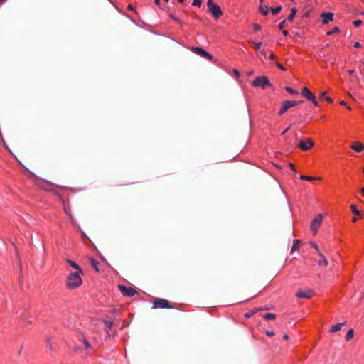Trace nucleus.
<instances>
[{
	"instance_id": "obj_1",
	"label": "nucleus",
	"mask_w": 364,
	"mask_h": 364,
	"mask_svg": "<svg viewBox=\"0 0 364 364\" xmlns=\"http://www.w3.org/2000/svg\"><path fill=\"white\" fill-rule=\"evenodd\" d=\"M82 273L73 272L70 273L67 279L66 285L69 289H76L82 284V279L81 278Z\"/></svg>"
},
{
	"instance_id": "obj_2",
	"label": "nucleus",
	"mask_w": 364,
	"mask_h": 364,
	"mask_svg": "<svg viewBox=\"0 0 364 364\" xmlns=\"http://www.w3.org/2000/svg\"><path fill=\"white\" fill-rule=\"evenodd\" d=\"M207 6L208 11L212 14L215 18L218 19L223 15L220 6L218 4L214 3L213 0H208Z\"/></svg>"
},
{
	"instance_id": "obj_3",
	"label": "nucleus",
	"mask_w": 364,
	"mask_h": 364,
	"mask_svg": "<svg viewBox=\"0 0 364 364\" xmlns=\"http://www.w3.org/2000/svg\"><path fill=\"white\" fill-rule=\"evenodd\" d=\"M254 87H260L262 89H265L267 87H272L268 78L266 76H260L256 77L252 83Z\"/></svg>"
},
{
	"instance_id": "obj_4",
	"label": "nucleus",
	"mask_w": 364,
	"mask_h": 364,
	"mask_svg": "<svg viewBox=\"0 0 364 364\" xmlns=\"http://www.w3.org/2000/svg\"><path fill=\"white\" fill-rule=\"evenodd\" d=\"M153 308L154 309H171L173 306L170 304V302L164 299L156 298L153 301Z\"/></svg>"
},
{
	"instance_id": "obj_5",
	"label": "nucleus",
	"mask_w": 364,
	"mask_h": 364,
	"mask_svg": "<svg viewBox=\"0 0 364 364\" xmlns=\"http://www.w3.org/2000/svg\"><path fill=\"white\" fill-rule=\"evenodd\" d=\"M323 221V215L322 214H318L314 219L311 223V230L314 233V235H316L318 232V230L322 223Z\"/></svg>"
},
{
	"instance_id": "obj_6",
	"label": "nucleus",
	"mask_w": 364,
	"mask_h": 364,
	"mask_svg": "<svg viewBox=\"0 0 364 364\" xmlns=\"http://www.w3.org/2000/svg\"><path fill=\"white\" fill-rule=\"evenodd\" d=\"M191 50L196 55L212 60L213 57L200 47H191Z\"/></svg>"
},
{
	"instance_id": "obj_7",
	"label": "nucleus",
	"mask_w": 364,
	"mask_h": 364,
	"mask_svg": "<svg viewBox=\"0 0 364 364\" xmlns=\"http://www.w3.org/2000/svg\"><path fill=\"white\" fill-rule=\"evenodd\" d=\"M314 143L312 141V139L310 138H307L305 140L301 141L298 144V147L301 150L306 151L311 149L314 146Z\"/></svg>"
},
{
	"instance_id": "obj_8",
	"label": "nucleus",
	"mask_w": 364,
	"mask_h": 364,
	"mask_svg": "<svg viewBox=\"0 0 364 364\" xmlns=\"http://www.w3.org/2000/svg\"><path fill=\"white\" fill-rule=\"evenodd\" d=\"M118 288L122 295L126 296L132 297L136 294V291L132 287H127L124 285L119 284L118 285Z\"/></svg>"
},
{
	"instance_id": "obj_9",
	"label": "nucleus",
	"mask_w": 364,
	"mask_h": 364,
	"mask_svg": "<svg viewBox=\"0 0 364 364\" xmlns=\"http://www.w3.org/2000/svg\"><path fill=\"white\" fill-rule=\"evenodd\" d=\"M296 105V102H292L291 100H285L283 102L281 109H279L278 114L283 115L289 108Z\"/></svg>"
},
{
	"instance_id": "obj_10",
	"label": "nucleus",
	"mask_w": 364,
	"mask_h": 364,
	"mask_svg": "<svg viewBox=\"0 0 364 364\" xmlns=\"http://www.w3.org/2000/svg\"><path fill=\"white\" fill-rule=\"evenodd\" d=\"M314 293L312 289H307L305 291H303L301 289H299L297 292L296 293V297L299 299H310L314 296Z\"/></svg>"
},
{
	"instance_id": "obj_11",
	"label": "nucleus",
	"mask_w": 364,
	"mask_h": 364,
	"mask_svg": "<svg viewBox=\"0 0 364 364\" xmlns=\"http://www.w3.org/2000/svg\"><path fill=\"white\" fill-rule=\"evenodd\" d=\"M320 17L322 18L323 24H328L333 19V14L331 12L321 13Z\"/></svg>"
},
{
	"instance_id": "obj_12",
	"label": "nucleus",
	"mask_w": 364,
	"mask_h": 364,
	"mask_svg": "<svg viewBox=\"0 0 364 364\" xmlns=\"http://www.w3.org/2000/svg\"><path fill=\"white\" fill-rule=\"evenodd\" d=\"M301 95L309 100L314 99V95L306 87H303Z\"/></svg>"
},
{
	"instance_id": "obj_13",
	"label": "nucleus",
	"mask_w": 364,
	"mask_h": 364,
	"mask_svg": "<svg viewBox=\"0 0 364 364\" xmlns=\"http://www.w3.org/2000/svg\"><path fill=\"white\" fill-rule=\"evenodd\" d=\"M350 147L353 151L358 153L364 150V144L358 141L355 142Z\"/></svg>"
},
{
	"instance_id": "obj_14",
	"label": "nucleus",
	"mask_w": 364,
	"mask_h": 364,
	"mask_svg": "<svg viewBox=\"0 0 364 364\" xmlns=\"http://www.w3.org/2000/svg\"><path fill=\"white\" fill-rule=\"evenodd\" d=\"M318 257H320V259L318 260V264L320 267H327L328 266V261L325 256L321 253L318 252Z\"/></svg>"
},
{
	"instance_id": "obj_15",
	"label": "nucleus",
	"mask_w": 364,
	"mask_h": 364,
	"mask_svg": "<svg viewBox=\"0 0 364 364\" xmlns=\"http://www.w3.org/2000/svg\"><path fill=\"white\" fill-rule=\"evenodd\" d=\"M267 309H268L267 308H254V309H251L250 311L246 312L245 314V316L246 318H250L257 312H258L259 311L267 310Z\"/></svg>"
},
{
	"instance_id": "obj_16",
	"label": "nucleus",
	"mask_w": 364,
	"mask_h": 364,
	"mask_svg": "<svg viewBox=\"0 0 364 364\" xmlns=\"http://www.w3.org/2000/svg\"><path fill=\"white\" fill-rule=\"evenodd\" d=\"M345 324H346V322L338 323L331 326L330 331L331 333L338 332L341 330V327L343 326Z\"/></svg>"
},
{
	"instance_id": "obj_17",
	"label": "nucleus",
	"mask_w": 364,
	"mask_h": 364,
	"mask_svg": "<svg viewBox=\"0 0 364 364\" xmlns=\"http://www.w3.org/2000/svg\"><path fill=\"white\" fill-rule=\"evenodd\" d=\"M66 262L75 269H76L75 272L82 273V269L74 262L70 259H67Z\"/></svg>"
},
{
	"instance_id": "obj_18",
	"label": "nucleus",
	"mask_w": 364,
	"mask_h": 364,
	"mask_svg": "<svg viewBox=\"0 0 364 364\" xmlns=\"http://www.w3.org/2000/svg\"><path fill=\"white\" fill-rule=\"evenodd\" d=\"M89 260H90V264L94 268V269L97 272H100V269L98 268V266L100 264L99 262L97 260H95L94 258H92V257H90Z\"/></svg>"
},
{
	"instance_id": "obj_19",
	"label": "nucleus",
	"mask_w": 364,
	"mask_h": 364,
	"mask_svg": "<svg viewBox=\"0 0 364 364\" xmlns=\"http://www.w3.org/2000/svg\"><path fill=\"white\" fill-rule=\"evenodd\" d=\"M259 10V11L261 12V14L263 16H267L268 14L269 8H268V6L267 5H264L263 4H260Z\"/></svg>"
},
{
	"instance_id": "obj_20",
	"label": "nucleus",
	"mask_w": 364,
	"mask_h": 364,
	"mask_svg": "<svg viewBox=\"0 0 364 364\" xmlns=\"http://www.w3.org/2000/svg\"><path fill=\"white\" fill-rule=\"evenodd\" d=\"M104 323H105V327H106V329H107V333L109 336L111 335V328L112 327V325H113V322L111 321H104Z\"/></svg>"
},
{
	"instance_id": "obj_21",
	"label": "nucleus",
	"mask_w": 364,
	"mask_h": 364,
	"mask_svg": "<svg viewBox=\"0 0 364 364\" xmlns=\"http://www.w3.org/2000/svg\"><path fill=\"white\" fill-rule=\"evenodd\" d=\"M296 12H297V9L296 8H294V7L291 8V13L289 15V16L287 17V21H292L293 19L294 18V16H295Z\"/></svg>"
},
{
	"instance_id": "obj_22",
	"label": "nucleus",
	"mask_w": 364,
	"mask_h": 364,
	"mask_svg": "<svg viewBox=\"0 0 364 364\" xmlns=\"http://www.w3.org/2000/svg\"><path fill=\"white\" fill-rule=\"evenodd\" d=\"M353 336H354V331H353V329H350V330L347 332V333H346V337H345L346 341H350V340L353 338Z\"/></svg>"
},
{
	"instance_id": "obj_23",
	"label": "nucleus",
	"mask_w": 364,
	"mask_h": 364,
	"mask_svg": "<svg viewBox=\"0 0 364 364\" xmlns=\"http://www.w3.org/2000/svg\"><path fill=\"white\" fill-rule=\"evenodd\" d=\"M300 243H301V241H300V240H294V242H293V246H292L291 250V252H294V251H295V250H298V249H299V245H300Z\"/></svg>"
},
{
	"instance_id": "obj_24",
	"label": "nucleus",
	"mask_w": 364,
	"mask_h": 364,
	"mask_svg": "<svg viewBox=\"0 0 364 364\" xmlns=\"http://www.w3.org/2000/svg\"><path fill=\"white\" fill-rule=\"evenodd\" d=\"M263 318L266 320H274L276 318V315L272 313H267L263 315Z\"/></svg>"
},
{
	"instance_id": "obj_25",
	"label": "nucleus",
	"mask_w": 364,
	"mask_h": 364,
	"mask_svg": "<svg viewBox=\"0 0 364 364\" xmlns=\"http://www.w3.org/2000/svg\"><path fill=\"white\" fill-rule=\"evenodd\" d=\"M270 10H271L272 14L276 15V14H277L278 13H279L281 11L282 6H278L274 7V8L272 7V8H270Z\"/></svg>"
},
{
	"instance_id": "obj_26",
	"label": "nucleus",
	"mask_w": 364,
	"mask_h": 364,
	"mask_svg": "<svg viewBox=\"0 0 364 364\" xmlns=\"http://www.w3.org/2000/svg\"><path fill=\"white\" fill-rule=\"evenodd\" d=\"M339 32H340V28L336 26L331 31H328L326 33V35L327 36H331L333 33H339Z\"/></svg>"
},
{
	"instance_id": "obj_27",
	"label": "nucleus",
	"mask_w": 364,
	"mask_h": 364,
	"mask_svg": "<svg viewBox=\"0 0 364 364\" xmlns=\"http://www.w3.org/2000/svg\"><path fill=\"white\" fill-rule=\"evenodd\" d=\"M300 179L305 180V181H312L314 179H321V178H314V177H311V176H304V175H301Z\"/></svg>"
},
{
	"instance_id": "obj_28",
	"label": "nucleus",
	"mask_w": 364,
	"mask_h": 364,
	"mask_svg": "<svg viewBox=\"0 0 364 364\" xmlns=\"http://www.w3.org/2000/svg\"><path fill=\"white\" fill-rule=\"evenodd\" d=\"M285 90L287 92H288L289 93L291 94V95H298V92L294 89H292L291 87H285Z\"/></svg>"
},
{
	"instance_id": "obj_29",
	"label": "nucleus",
	"mask_w": 364,
	"mask_h": 364,
	"mask_svg": "<svg viewBox=\"0 0 364 364\" xmlns=\"http://www.w3.org/2000/svg\"><path fill=\"white\" fill-rule=\"evenodd\" d=\"M350 208H351V210L352 212L356 215H359L360 214V212L357 209V207L355 205H350Z\"/></svg>"
},
{
	"instance_id": "obj_30",
	"label": "nucleus",
	"mask_w": 364,
	"mask_h": 364,
	"mask_svg": "<svg viewBox=\"0 0 364 364\" xmlns=\"http://www.w3.org/2000/svg\"><path fill=\"white\" fill-rule=\"evenodd\" d=\"M250 42H251V43H252L255 46V50H260V47H261L262 43H260V42L256 43L253 41H251Z\"/></svg>"
},
{
	"instance_id": "obj_31",
	"label": "nucleus",
	"mask_w": 364,
	"mask_h": 364,
	"mask_svg": "<svg viewBox=\"0 0 364 364\" xmlns=\"http://www.w3.org/2000/svg\"><path fill=\"white\" fill-rule=\"evenodd\" d=\"M193 6L200 7L201 6V0H193L192 3Z\"/></svg>"
},
{
	"instance_id": "obj_32",
	"label": "nucleus",
	"mask_w": 364,
	"mask_h": 364,
	"mask_svg": "<svg viewBox=\"0 0 364 364\" xmlns=\"http://www.w3.org/2000/svg\"><path fill=\"white\" fill-rule=\"evenodd\" d=\"M310 245H311V247H312L314 249H315V250H316V252H317L318 253V252H319L318 247V245H317L315 242H310Z\"/></svg>"
},
{
	"instance_id": "obj_33",
	"label": "nucleus",
	"mask_w": 364,
	"mask_h": 364,
	"mask_svg": "<svg viewBox=\"0 0 364 364\" xmlns=\"http://www.w3.org/2000/svg\"><path fill=\"white\" fill-rule=\"evenodd\" d=\"M253 29L255 31H258L261 29V26H259V24L257 23H254L253 24Z\"/></svg>"
},
{
	"instance_id": "obj_34",
	"label": "nucleus",
	"mask_w": 364,
	"mask_h": 364,
	"mask_svg": "<svg viewBox=\"0 0 364 364\" xmlns=\"http://www.w3.org/2000/svg\"><path fill=\"white\" fill-rule=\"evenodd\" d=\"M286 20H283L279 24V28L280 30H283L285 26Z\"/></svg>"
},
{
	"instance_id": "obj_35",
	"label": "nucleus",
	"mask_w": 364,
	"mask_h": 364,
	"mask_svg": "<svg viewBox=\"0 0 364 364\" xmlns=\"http://www.w3.org/2000/svg\"><path fill=\"white\" fill-rule=\"evenodd\" d=\"M82 342L86 348H90L91 347V345L86 339H84Z\"/></svg>"
},
{
	"instance_id": "obj_36",
	"label": "nucleus",
	"mask_w": 364,
	"mask_h": 364,
	"mask_svg": "<svg viewBox=\"0 0 364 364\" xmlns=\"http://www.w3.org/2000/svg\"><path fill=\"white\" fill-rule=\"evenodd\" d=\"M362 23L363 22L361 20H355V21H354L353 24L355 26H359L362 24Z\"/></svg>"
},
{
	"instance_id": "obj_37",
	"label": "nucleus",
	"mask_w": 364,
	"mask_h": 364,
	"mask_svg": "<svg viewBox=\"0 0 364 364\" xmlns=\"http://www.w3.org/2000/svg\"><path fill=\"white\" fill-rule=\"evenodd\" d=\"M276 65L277 66V68H279V69L282 70H286L285 68L279 63H276Z\"/></svg>"
},
{
	"instance_id": "obj_38",
	"label": "nucleus",
	"mask_w": 364,
	"mask_h": 364,
	"mask_svg": "<svg viewBox=\"0 0 364 364\" xmlns=\"http://www.w3.org/2000/svg\"><path fill=\"white\" fill-rule=\"evenodd\" d=\"M170 16H171V18H173L175 21H176L177 23H178L181 24V21L178 18H176L173 14H171V15H170Z\"/></svg>"
},
{
	"instance_id": "obj_39",
	"label": "nucleus",
	"mask_w": 364,
	"mask_h": 364,
	"mask_svg": "<svg viewBox=\"0 0 364 364\" xmlns=\"http://www.w3.org/2000/svg\"><path fill=\"white\" fill-rule=\"evenodd\" d=\"M266 334L269 336H273L274 335V332L273 331H266Z\"/></svg>"
},
{
	"instance_id": "obj_40",
	"label": "nucleus",
	"mask_w": 364,
	"mask_h": 364,
	"mask_svg": "<svg viewBox=\"0 0 364 364\" xmlns=\"http://www.w3.org/2000/svg\"><path fill=\"white\" fill-rule=\"evenodd\" d=\"M310 101H311V102H312V103H313L314 105H316V106H317V105H318V101L316 100V96H315V95H314V100H310Z\"/></svg>"
},
{
	"instance_id": "obj_41",
	"label": "nucleus",
	"mask_w": 364,
	"mask_h": 364,
	"mask_svg": "<svg viewBox=\"0 0 364 364\" xmlns=\"http://www.w3.org/2000/svg\"><path fill=\"white\" fill-rule=\"evenodd\" d=\"M325 99H326V100L328 103H331V102H333V99H332V98H331L330 97H328V96H327V97H325Z\"/></svg>"
},
{
	"instance_id": "obj_42",
	"label": "nucleus",
	"mask_w": 364,
	"mask_h": 364,
	"mask_svg": "<svg viewBox=\"0 0 364 364\" xmlns=\"http://www.w3.org/2000/svg\"><path fill=\"white\" fill-rule=\"evenodd\" d=\"M354 46H355V48H360L361 44H360V42L357 41V42H355V43Z\"/></svg>"
},
{
	"instance_id": "obj_43",
	"label": "nucleus",
	"mask_w": 364,
	"mask_h": 364,
	"mask_svg": "<svg viewBox=\"0 0 364 364\" xmlns=\"http://www.w3.org/2000/svg\"><path fill=\"white\" fill-rule=\"evenodd\" d=\"M233 72H234V74L235 75V76L237 77H240V73H239V71L237 70H234Z\"/></svg>"
},
{
	"instance_id": "obj_44",
	"label": "nucleus",
	"mask_w": 364,
	"mask_h": 364,
	"mask_svg": "<svg viewBox=\"0 0 364 364\" xmlns=\"http://www.w3.org/2000/svg\"><path fill=\"white\" fill-rule=\"evenodd\" d=\"M1 141L3 142L4 147H5L6 149H8V150H9V147H8V146L6 145V142H5V141H4V138H3V137H2V139H1Z\"/></svg>"
},
{
	"instance_id": "obj_45",
	"label": "nucleus",
	"mask_w": 364,
	"mask_h": 364,
	"mask_svg": "<svg viewBox=\"0 0 364 364\" xmlns=\"http://www.w3.org/2000/svg\"><path fill=\"white\" fill-rule=\"evenodd\" d=\"M326 92H323L321 93V95H320V99H323V98H325L326 96Z\"/></svg>"
},
{
	"instance_id": "obj_46",
	"label": "nucleus",
	"mask_w": 364,
	"mask_h": 364,
	"mask_svg": "<svg viewBox=\"0 0 364 364\" xmlns=\"http://www.w3.org/2000/svg\"><path fill=\"white\" fill-rule=\"evenodd\" d=\"M260 53H261V54H262L264 58H266V57H267V53H266V51H264V50H260Z\"/></svg>"
},
{
	"instance_id": "obj_47",
	"label": "nucleus",
	"mask_w": 364,
	"mask_h": 364,
	"mask_svg": "<svg viewBox=\"0 0 364 364\" xmlns=\"http://www.w3.org/2000/svg\"><path fill=\"white\" fill-rule=\"evenodd\" d=\"M289 166L294 172H296L295 167L292 164H289Z\"/></svg>"
},
{
	"instance_id": "obj_48",
	"label": "nucleus",
	"mask_w": 364,
	"mask_h": 364,
	"mask_svg": "<svg viewBox=\"0 0 364 364\" xmlns=\"http://www.w3.org/2000/svg\"><path fill=\"white\" fill-rule=\"evenodd\" d=\"M269 60H274V59L275 58V56H274V55L273 53H272V54L269 55Z\"/></svg>"
},
{
	"instance_id": "obj_49",
	"label": "nucleus",
	"mask_w": 364,
	"mask_h": 364,
	"mask_svg": "<svg viewBox=\"0 0 364 364\" xmlns=\"http://www.w3.org/2000/svg\"><path fill=\"white\" fill-rule=\"evenodd\" d=\"M282 33L284 35V36H287L289 32L287 31V30H282Z\"/></svg>"
},
{
	"instance_id": "obj_50",
	"label": "nucleus",
	"mask_w": 364,
	"mask_h": 364,
	"mask_svg": "<svg viewBox=\"0 0 364 364\" xmlns=\"http://www.w3.org/2000/svg\"><path fill=\"white\" fill-rule=\"evenodd\" d=\"M290 129V126L288 127L282 133V135H284L289 129Z\"/></svg>"
},
{
	"instance_id": "obj_51",
	"label": "nucleus",
	"mask_w": 364,
	"mask_h": 364,
	"mask_svg": "<svg viewBox=\"0 0 364 364\" xmlns=\"http://www.w3.org/2000/svg\"><path fill=\"white\" fill-rule=\"evenodd\" d=\"M341 105L346 106V102L344 100L340 102Z\"/></svg>"
},
{
	"instance_id": "obj_52",
	"label": "nucleus",
	"mask_w": 364,
	"mask_h": 364,
	"mask_svg": "<svg viewBox=\"0 0 364 364\" xmlns=\"http://www.w3.org/2000/svg\"><path fill=\"white\" fill-rule=\"evenodd\" d=\"M292 102H296V105H299V104L302 103V102H303V101H301V100H299V101H292Z\"/></svg>"
},
{
	"instance_id": "obj_53",
	"label": "nucleus",
	"mask_w": 364,
	"mask_h": 364,
	"mask_svg": "<svg viewBox=\"0 0 364 364\" xmlns=\"http://www.w3.org/2000/svg\"><path fill=\"white\" fill-rule=\"evenodd\" d=\"M154 2L156 5L159 6L160 5V0H154Z\"/></svg>"
},
{
	"instance_id": "obj_54",
	"label": "nucleus",
	"mask_w": 364,
	"mask_h": 364,
	"mask_svg": "<svg viewBox=\"0 0 364 364\" xmlns=\"http://www.w3.org/2000/svg\"><path fill=\"white\" fill-rule=\"evenodd\" d=\"M283 338H284V340H287V339L289 338L288 335H287V334H284V336H283Z\"/></svg>"
},
{
	"instance_id": "obj_55",
	"label": "nucleus",
	"mask_w": 364,
	"mask_h": 364,
	"mask_svg": "<svg viewBox=\"0 0 364 364\" xmlns=\"http://www.w3.org/2000/svg\"><path fill=\"white\" fill-rule=\"evenodd\" d=\"M304 16L305 18H308V17H309V13H308V12L305 13V14H304Z\"/></svg>"
},
{
	"instance_id": "obj_56",
	"label": "nucleus",
	"mask_w": 364,
	"mask_h": 364,
	"mask_svg": "<svg viewBox=\"0 0 364 364\" xmlns=\"http://www.w3.org/2000/svg\"><path fill=\"white\" fill-rule=\"evenodd\" d=\"M349 73H350V75H353V73H354V70H349Z\"/></svg>"
},
{
	"instance_id": "obj_57",
	"label": "nucleus",
	"mask_w": 364,
	"mask_h": 364,
	"mask_svg": "<svg viewBox=\"0 0 364 364\" xmlns=\"http://www.w3.org/2000/svg\"><path fill=\"white\" fill-rule=\"evenodd\" d=\"M352 221L353 223L356 222L357 221V218H355V217L353 218Z\"/></svg>"
},
{
	"instance_id": "obj_58",
	"label": "nucleus",
	"mask_w": 364,
	"mask_h": 364,
	"mask_svg": "<svg viewBox=\"0 0 364 364\" xmlns=\"http://www.w3.org/2000/svg\"><path fill=\"white\" fill-rule=\"evenodd\" d=\"M6 0H0V4L4 3Z\"/></svg>"
},
{
	"instance_id": "obj_59",
	"label": "nucleus",
	"mask_w": 364,
	"mask_h": 364,
	"mask_svg": "<svg viewBox=\"0 0 364 364\" xmlns=\"http://www.w3.org/2000/svg\"><path fill=\"white\" fill-rule=\"evenodd\" d=\"M128 9H132H132H134L132 7V6H131V5H129V6H128Z\"/></svg>"
},
{
	"instance_id": "obj_60",
	"label": "nucleus",
	"mask_w": 364,
	"mask_h": 364,
	"mask_svg": "<svg viewBox=\"0 0 364 364\" xmlns=\"http://www.w3.org/2000/svg\"><path fill=\"white\" fill-rule=\"evenodd\" d=\"M361 193L364 195V187L361 189Z\"/></svg>"
},
{
	"instance_id": "obj_61",
	"label": "nucleus",
	"mask_w": 364,
	"mask_h": 364,
	"mask_svg": "<svg viewBox=\"0 0 364 364\" xmlns=\"http://www.w3.org/2000/svg\"><path fill=\"white\" fill-rule=\"evenodd\" d=\"M347 109L350 110L351 109V107L350 106H346Z\"/></svg>"
},
{
	"instance_id": "obj_62",
	"label": "nucleus",
	"mask_w": 364,
	"mask_h": 364,
	"mask_svg": "<svg viewBox=\"0 0 364 364\" xmlns=\"http://www.w3.org/2000/svg\"><path fill=\"white\" fill-rule=\"evenodd\" d=\"M252 71L248 73V75H252Z\"/></svg>"
},
{
	"instance_id": "obj_63",
	"label": "nucleus",
	"mask_w": 364,
	"mask_h": 364,
	"mask_svg": "<svg viewBox=\"0 0 364 364\" xmlns=\"http://www.w3.org/2000/svg\"><path fill=\"white\" fill-rule=\"evenodd\" d=\"M178 1H180V2H183L184 1V0H178Z\"/></svg>"
},
{
	"instance_id": "obj_64",
	"label": "nucleus",
	"mask_w": 364,
	"mask_h": 364,
	"mask_svg": "<svg viewBox=\"0 0 364 364\" xmlns=\"http://www.w3.org/2000/svg\"><path fill=\"white\" fill-rule=\"evenodd\" d=\"M260 1V4H262L263 2V0H259Z\"/></svg>"
}]
</instances>
